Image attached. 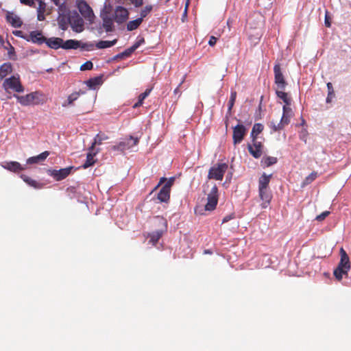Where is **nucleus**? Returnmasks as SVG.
Segmentation results:
<instances>
[{"label":"nucleus","mask_w":351,"mask_h":351,"mask_svg":"<svg viewBox=\"0 0 351 351\" xmlns=\"http://www.w3.org/2000/svg\"><path fill=\"white\" fill-rule=\"evenodd\" d=\"M123 56H121V53L117 54L116 56H115V59H123Z\"/></svg>","instance_id":"59"},{"label":"nucleus","mask_w":351,"mask_h":351,"mask_svg":"<svg viewBox=\"0 0 351 351\" xmlns=\"http://www.w3.org/2000/svg\"><path fill=\"white\" fill-rule=\"evenodd\" d=\"M324 24L327 27H330L331 26L330 17L328 15V12L326 11L324 19Z\"/></svg>","instance_id":"51"},{"label":"nucleus","mask_w":351,"mask_h":351,"mask_svg":"<svg viewBox=\"0 0 351 351\" xmlns=\"http://www.w3.org/2000/svg\"><path fill=\"white\" fill-rule=\"evenodd\" d=\"M237 98V92L232 90L230 94V100L228 102V111L230 112L234 105V102Z\"/></svg>","instance_id":"44"},{"label":"nucleus","mask_w":351,"mask_h":351,"mask_svg":"<svg viewBox=\"0 0 351 351\" xmlns=\"http://www.w3.org/2000/svg\"><path fill=\"white\" fill-rule=\"evenodd\" d=\"M49 155V152L48 151H45L38 156L29 158L27 160V163L29 165L38 163L40 161L45 160Z\"/></svg>","instance_id":"27"},{"label":"nucleus","mask_w":351,"mask_h":351,"mask_svg":"<svg viewBox=\"0 0 351 351\" xmlns=\"http://www.w3.org/2000/svg\"><path fill=\"white\" fill-rule=\"evenodd\" d=\"M157 198L160 202H168L170 199V191L161 188L157 195Z\"/></svg>","instance_id":"30"},{"label":"nucleus","mask_w":351,"mask_h":351,"mask_svg":"<svg viewBox=\"0 0 351 351\" xmlns=\"http://www.w3.org/2000/svg\"><path fill=\"white\" fill-rule=\"evenodd\" d=\"M21 178L25 182L35 189H41L43 187V184L41 183H39L37 181L32 179L27 175L21 174Z\"/></svg>","instance_id":"29"},{"label":"nucleus","mask_w":351,"mask_h":351,"mask_svg":"<svg viewBox=\"0 0 351 351\" xmlns=\"http://www.w3.org/2000/svg\"><path fill=\"white\" fill-rule=\"evenodd\" d=\"M274 81L278 89L284 90L287 85L284 77L280 64H276L274 66Z\"/></svg>","instance_id":"11"},{"label":"nucleus","mask_w":351,"mask_h":351,"mask_svg":"<svg viewBox=\"0 0 351 351\" xmlns=\"http://www.w3.org/2000/svg\"><path fill=\"white\" fill-rule=\"evenodd\" d=\"M349 270L344 269L343 268H340L337 267V268L334 270L333 274L337 280L340 281L343 275H347Z\"/></svg>","instance_id":"40"},{"label":"nucleus","mask_w":351,"mask_h":351,"mask_svg":"<svg viewBox=\"0 0 351 351\" xmlns=\"http://www.w3.org/2000/svg\"><path fill=\"white\" fill-rule=\"evenodd\" d=\"M153 8L151 4L146 5L141 10L139 18H142L143 21V19L146 18L152 12Z\"/></svg>","instance_id":"37"},{"label":"nucleus","mask_w":351,"mask_h":351,"mask_svg":"<svg viewBox=\"0 0 351 351\" xmlns=\"http://www.w3.org/2000/svg\"><path fill=\"white\" fill-rule=\"evenodd\" d=\"M86 83L90 88L95 89L98 86L101 84L102 78L101 76L90 78Z\"/></svg>","instance_id":"31"},{"label":"nucleus","mask_w":351,"mask_h":351,"mask_svg":"<svg viewBox=\"0 0 351 351\" xmlns=\"http://www.w3.org/2000/svg\"><path fill=\"white\" fill-rule=\"evenodd\" d=\"M228 169V165L226 163H219L210 167L208 178L210 180H222L224 173Z\"/></svg>","instance_id":"4"},{"label":"nucleus","mask_w":351,"mask_h":351,"mask_svg":"<svg viewBox=\"0 0 351 351\" xmlns=\"http://www.w3.org/2000/svg\"><path fill=\"white\" fill-rule=\"evenodd\" d=\"M276 93L278 97L280 98L285 103V105H290V99L288 97L287 93L282 91V90L277 89Z\"/></svg>","instance_id":"39"},{"label":"nucleus","mask_w":351,"mask_h":351,"mask_svg":"<svg viewBox=\"0 0 351 351\" xmlns=\"http://www.w3.org/2000/svg\"><path fill=\"white\" fill-rule=\"evenodd\" d=\"M99 149H92L91 147L88 149V152L87 153L86 160L85 162L82 165L83 169H87L89 167L94 165L96 162V160L94 159V157L99 152Z\"/></svg>","instance_id":"17"},{"label":"nucleus","mask_w":351,"mask_h":351,"mask_svg":"<svg viewBox=\"0 0 351 351\" xmlns=\"http://www.w3.org/2000/svg\"><path fill=\"white\" fill-rule=\"evenodd\" d=\"M77 9L83 18L90 24H93L95 21V16L92 8L85 1H80L77 3Z\"/></svg>","instance_id":"5"},{"label":"nucleus","mask_w":351,"mask_h":351,"mask_svg":"<svg viewBox=\"0 0 351 351\" xmlns=\"http://www.w3.org/2000/svg\"><path fill=\"white\" fill-rule=\"evenodd\" d=\"M80 96L78 93H73L71 94L67 99V101L62 104L63 107H66L73 104V103L76 101Z\"/></svg>","instance_id":"41"},{"label":"nucleus","mask_w":351,"mask_h":351,"mask_svg":"<svg viewBox=\"0 0 351 351\" xmlns=\"http://www.w3.org/2000/svg\"><path fill=\"white\" fill-rule=\"evenodd\" d=\"M129 17V12L127 8L119 5L114 10V19L119 24L125 22Z\"/></svg>","instance_id":"13"},{"label":"nucleus","mask_w":351,"mask_h":351,"mask_svg":"<svg viewBox=\"0 0 351 351\" xmlns=\"http://www.w3.org/2000/svg\"><path fill=\"white\" fill-rule=\"evenodd\" d=\"M143 42H144V39H142V40L135 43L131 47L134 49V51H135L141 45V44Z\"/></svg>","instance_id":"55"},{"label":"nucleus","mask_w":351,"mask_h":351,"mask_svg":"<svg viewBox=\"0 0 351 351\" xmlns=\"http://www.w3.org/2000/svg\"><path fill=\"white\" fill-rule=\"evenodd\" d=\"M189 0L187 1L186 3V5H185V10H184V13L186 14V12H187V9H188V6H189Z\"/></svg>","instance_id":"60"},{"label":"nucleus","mask_w":351,"mask_h":351,"mask_svg":"<svg viewBox=\"0 0 351 351\" xmlns=\"http://www.w3.org/2000/svg\"><path fill=\"white\" fill-rule=\"evenodd\" d=\"M143 103V101L138 99V101L134 104L133 108H136L138 107H140L141 106H142Z\"/></svg>","instance_id":"57"},{"label":"nucleus","mask_w":351,"mask_h":351,"mask_svg":"<svg viewBox=\"0 0 351 351\" xmlns=\"http://www.w3.org/2000/svg\"><path fill=\"white\" fill-rule=\"evenodd\" d=\"M317 178V172L313 171L311 173H310L307 177L305 178L304 180L302 182V186H304L306 185H308L311 184L312 182H313L316 178Z\"/></svg>","instance_id":"42"},{"label":"nucleus","mask_w":351,"mask_h":351,"mask_svg":"<svg viewBox=\"0 0 351 351\" xmlns=\"http://www.w3.org/2000/svg\"><path fill=\"white\" fill-rule=\"evenodd\" d=\"M27 42H32L35 44L42 45L43 43H45L47 41V38L43 35V32L41 31H32L27 34Z\"/></svg>","instance_id":"16"},{"label":"nucleus","mask_w":351,"mask_h":351,"mask_svg":"<svg viewBox=\"0 0 351 351\" xmlns=\"http://www.w3.org/2000/svg\"><path fill=\"white\" fill-rule=\"evenodd\" d=\"M282 116L279 123H276L271 121L269 124V128L273 132H279L284 129V128L289 125L291 121V117L293 116V111L291 107L284 105L282 107Z\"/></svg>","instance_id":"2"},{"label":"nucleus","mask_w":351,"mask_h":351,"mask_svg":"<svg viewBox=\"0 0 351 351\" xmlns=\"http://www.w3.org/2000/svg\"><path fill=\"white\" fill-rule=\"evenodd\" d=\"M169 0H167V1H169Z\"/></svg>","instance_id":"64"},{"label":"nucleus","mask_w":351,"mask_h":351,"mask_svg":"<svg viewBox=\"0 0 351 351\" xmlns=\"http://www.w3.org/2000/svg\"><path fill=\"white\" fill-rule=\"evenodd\" d=\"M6 21L8 23H10L12 27L16 28L21 27L23 24L19 16L10 12L6 14Z\"/></svg>","instance_id":"21"},{"label":"nucleus","mask_w":351,"mask_h":351,"mask_svg":"<svg viewBox=\"0 0 351 351\" xmlns=\"http://www.w3.org/2000/svg\"><path fill=\"white\" fill-rule=\"evenodd\" d=\"M278 162V158L274 156H266L264 157L261 161V162L264 165L265 167H270Z\"/></svg>","instance_id":"38"},{"label":"nucleus","mask_w":351,"mask_h":351,"mask_svg":"<svg viewBox=\"0 0 351 351\" xmlns=\"http://www.w3.org/2000/svg\"><path fill=\"white\" fill-rule=\"evenodd\" d=\"M73 169V166L60 169L58 170L49 169H47V173L49 176L53 177L55 180L60 181L65 179L67 176H69L71 174Z\"/></svg>","instance_id":"7"},{"label":"nucleus","mask_w":351,"mask_h":351,"mask_svg":"<svg viewBox=\"0 0 351 351\" xmlns=\"http://www.w3.org/2000/svg\"><path fill=\"white\" fill-rule=\"evenodd\" d=\"M263 128L264 127L261 123H255L251 132V138H257L258 135L263 132Z\"/></svg>","instance_id":"35"},{"label":"nucleus","mask_w":351,"mask_h":351,"mask_svg":"<svg viewBox=\"0 0 351 351\" xmlns=\"http://www.w3.org/2000/svg\"><path fill=\"white\" fill-rule=\"evenodd\" d=\"M3 43V40L1 38V36H0V45H2Z\"/></svg>","instance_id":"63"},{"label":"nucleus","mask_w":351,"mask_h":351,"mask_svg":"<svg viewBox=\"0 0 351 351\" xmlns=\"http://www.w3.org/2000/svg\"><path fill=\"white\" fill-rule=\"evenodd\" d=\"M14 96L16 98L17 101L24 106L43 104L45 102L43 94L38 91L32 92L23 96L17 95H14Z\"/></svg>","instance_id":"1"},{"label":"nucleus","mask_w":351,"mask_h":351,"mask_svg":"<svg viewBox=\"0 0 351 351\" xmlns=\"http://www.w3.org/2000/svg\"><path fill=\"white\" fill-rule=\"evenodd\" d=\"M152 90V88L146 89L145 92L138 96V99L143 101L144 99L150 94Z\"/></svg>","instance_id":"49"},{"label":"nucleus","mask_w":351,"mask_h":351,"mask_svg":"<svg viewBox=\"0 0 351 351\" xmlns=\"http://www.w3.org/2000/svg\"><path fill=\"white\" fill-rule=\"evenodd\" d=\"M232 219V217L231 216H226L223 220H222V223H226L228 222L229 220H230Z\"/></svg>","instance_id":"58"},{"label":"nucleus","mask_w":351,"mask_h":351,"mask_svg":"<svg viewBox=\"0 0 351 351\" xmlns=\"http://www.w3.org/2000/svg\"><path fill=\"white\" fill-rule=\"evenodd\" d=\"M56 5H59L60 0H51Z\"/></svg>","instance_id":"61"},{"label":"nucleus","mask_w":351,"mask_h":351,"mask_svg":"<svg viewBox=\"0 0 351 351\" xmlns=\"http://www.w3.org/2000/svg\"><path fill=\"white\" fill-rule=\"evenodd\" d=\"M71 12L66 7L62 4L59 6V16L58 18V23L59 27L62 30H66L70 24Z\"/></svg>","instance_id":"6"},{"label":"nucleus","mask_w":351,"mask_h":351,"mask_svg":"<svg viewBox=\"0 0 351 351\" xmlns=\"http://www.w3.org/2000/svg\"><path fill=\"white\" fill-rule=\"evenodd\" d=\"M117 42V39H114L112 41L109 40H100L96 44V47L97 49H105L114 46Z\"/></svg>","instance_id":"33"},{"label":"nucleus","mask_w":351,"mask_h":351,"mask_svg":"<svg viewBox=\"0 0 351 351\" xmlns=\"http://www.w3.org/2000/svg\"><path fill=\"white\" fill-rule=\"evenodd\" d=\"M272 174L267 175L263 173L258 179V189H269V184L270 182Z\"/></svg>","instance_id":"24"},{"label":"nucleus","mask_w":351,"mask_h":351,"mask_svg":"<svg viewBox=\"0 0 351 351\" xmlns=\"http://www.w3.org/2000/svg\"><path fill=\"white\" fill-rule=\"evenodd\" d=\"M218 203V189L215 184L208 194L207 203L205 205V210L212 211L215 209Z\"/></svg>","instance_id":"8"},{"label":"nucleus","mask_w":351,"mask_h":351,"mask_svg":"<svg viewBox=\"0 0 351 351\" xmlns=\"http://www.w3.org/2000/svg\"><path fill=\"white\" fill-rule=\"evenodd\" d=\"M101 18L103 21V27L106 32H110L113 31V20L108 15L107 12H103L101 13Z\"/></svg>","instance_id":"18"},{"label":"nucleus","mask_w":351,"mask_h":351,"mask_svg":"<svg viewBox=\"0 0 351 351\" xmlns=\"http://www.w3.org/2000/svg\"><path fill=\"white\" fill-rule=\"evenodd\" d=\"M80 47V43L75 40H67L65 42L63 41L62 48L64 49H76Z\"/></svg>","instance_id":"28"},{"label":"nucleus","mask_w":351,"mask_h":351,"mask_svg":"<svg viewBox=\"0 0 351 351\" xmlns=\"http://www.w3.org/2000/svg\"><path fill=\"white\" fill-rule=\"evenodd\" d=\"M70 25L75 32L80 33L84 30V20L76 11L71 13Z\"/></svg>","instance_id":"10"},{"label":"nucleus","mask_w":351,"mask_h":351,"mask_svg":"<svg viewBox=\"0 0 351 351\" xmlns=\"http://www.w3.org/2000/svg\"><path fill=\"white\" fill-rule=\"evenodd\" d=\"M12 72V65L10 62H5L0 66V80H3Z\"/></svg>","instance_id":"26"},{"label":"nucleus","mask_w":351,"mask_h":351,"mask_svg":"<svg viewBox=\"0 0 351 351\" xmlns=\"http://www.w3.org/2000/svg\"><path fill=\"white\" fill-rule=\"evenodd\" d=\"M204 254H211L213 252L210 250H205L204 252Z\"/></svg>","instance_id":"62"},{"label":"nucleus","mask_w":351,"mask_h":351,"mask_svg":"<svg viewBox=\"0 0 351 351\" xmlns=\"http://www.w3.org/2000/svg\"><path fill=\"white\" fill-rule=\"evenodd\" d=\"M134 52V49L130 47V48L121 53V56H123V58H128L130 57Z\"/></svg>","instance_id":"48"},{"label":"nucleus","mask_w":351,"mask_h":351,"mask_svg":"<svg viewBox=\"0 0 351 351\" xmlns=\"http://www.w3.org/2000/svg\"><path fill=\"white\" fill-rule=\"evenodd\" d=\"M327 88H328V96L326 97V102L330 103L332 99L335 97V91L332 86V83H327Z\"/></svg>","instance_id":"43"},{"label":"nucleus","mask_w":351,"mask_h":351,"mask_svg":"<svg viewBox=\"0 0 351 351\" xmlns=\"http://www.w3.org/2000/svg\"><path fill=\"white\" fill-rule=\"evenodd\" d=\"M143 42H144V39H142V40L135 43L131 47L134 49V51H135L141 45V44Z\"/></svg>","instance_id":"54"},{"label":"nucleus","mask_w":351,"mask_h":351,"mask_svg":"<svg viewBox=\"0 0 351 351\" xmlns=\"http://www.w3.org/2000/svg\"><path fill=\"white\" fill-rule=\"evenodd\" d=\"M232 140L234 145L239 144L247 133L246 128L242 124H237L232 128Z\"/></svg>","instance_id":"12"},{"label":"nucleus","mask_w":351,"mask_h":351,"mask_svg":"<svg viewBox=\"0 0 351 351\" xmlns=\"http://www.w3.org/2000/svg\"><path fill=\"white\" fill-rule=\"evenodd\" d=\"M142 22V18H138L135 20L130 21L127 24V29L128 31L135 30L141 25Z\"/></svg>","instance_id":"34"},{"label":"nucleus","mask_w":351,"mask_h":351,"mask_svg":"<svg viewBox=\"0 0 351 351\" xmlns=\"http://www.w3.org/2000/svg\"><path fill=\"white\" fill-rule=\"evenodd\" d=\"M252 145H248L247 149L250 154L255 158H259L263 154V145L257 138H252Z\"/></svg>","instance_id":"14"},{"label":"nucleus","mask_w":351,"mask_h":351,"mask_svg":"<svg viewBox=\"0 0 351 351\" xmlns=\"http://www.w3.org/2000/svg\"><path fill=\"white\" fill-rule=\"evenodd\" d=\"M36 1L38 3V7L37 8V19L39 21H43L45 19L47 4L43 0Z\"/></svg>","instance_id":"25"},{"label":"nucleus","mask_w":351,"mask_h":351,"mask_svg":"<svg viewBox=\"0 0 351 351\" xmlns=\"http://www.w3.org/2000/svg\"><path fill=\"white\" fill-rule=\"evenodd\" d=\"M45 43L49 48L58 49L59 48H62L63 40L60 38L51 37L47 38Z\"/></svg>","instance_id":"22"},{"label":"nucleus","mask_w":351,"mask_h":351,"mask_svg":"<svg viewBox=\"0 0 351 351\" xmlns=\"http://www.w3.org/2000/svg\"><path fill=\"white\" fill-rule=\"evenodd\" d=\"M217 38L213 36L210 37V39L208 40V44L210 46H214L217 43Z\"/></svg>","instance_id":"53"},{"label":"nucleus","mask_w":351,"mask_h":351,"mask_svg":"<svg viewBox=\"0 0 351 351\" xmlns=\"http://www.w3.org/2000/svg\"><path fill=\"white\" fill-rule=\"evenodd\" d=\"M93 67V64L90 61H86L80 66L81 71L91 70Z\"/></svg>","instance_id":"45"},{"label":"nucleus","mask_w":351,"mask_h":351,"mask_svg":"<svg viewBox=\"0 0 351 351\" xmlns=\"http://www.w3.org/2000/svg\"><path fill=\"white\" fill-rule=\"evenodd\" d=\"M185 77H186V75H184L182 77V81L180 82V83L179 84L178 86L174 90V93L175 94H177L178 92V89H179V87L182 84V83L184 82L185 80Z\"/></svg>","instance_id":"56"},{"label":"nucleus","mask_w":351,"mask_h":351,"mask_svg":"<svg viewBox=\"0 0 351 351\" xmlns=\"http://www.w3.org/2000/svg\"><path fill=\"white\" fill-rule=\"evenodd\" d=\"M258 195L262 201L261 206L262 208H267L271 203L273 195L269 189H258Z\"/></svg>","instance_id":"15"},{"label":"nucleus","mask_w":351,"mask_h":351,"mask_svg":"<svg viewBox=\"0 0 351 351\" xmlns=\"http://www.w3.org/2000/svg\"><path fill=\"white\" fill-rule=\"evenodd\" d=\"M329 215H330L329 211H324V212L322 213L320 215H317L315 217V219L318 221H322L324 220Z\"/></svg>","instance_id":"47"},{"label":"nucleus","mask_w":351,"mask_h":351,"mask_svg":"<svg viewBox=\"0 0 351 351\" xmlns=\"http://www.w3.org/2000/svg\"><path fill=\"white\" fill-rule=\"evenodd\" d=\"M21 3L29 7H35L34 0H20Z\"/></svg>","instance_id":"52"},{"label":"nucleus","mask_w":351,"mask_h":351,"mask_svg":"<svg viewBox=\"0 0 351 351\" xmlns=\"http://www.w3.org/2000/svg\"><path fill=\"white\" fill-rule=\"evenodd\" d=\"M174 180H175V178L173 177L170 178L168 180L165 177L161 178L160 179V181L158 183V184L152 190V193H153L154 191H156L160 185H162L164 183H165V184L162 188L167 189L169 191H171V187L172 186V185L174 182Z\"/></svg>","instance_id":"23"},{"label":"nucleus","mask_w":351,"mask_h":351,"mask_svg":"<svg viewBox=\"0 0 351 351\" xmlns=\"http://www.w3.org/2000/svg\"><path fill=\"white\" fill-rule=\"evenodd\" d=\"M138 138L130 136L129 138H125L123 141H121L119 144L112 146V149L119 150L123 152L127 149L132 148L134 146L138 143Z\"/></svg>","instance_id":"9"},{"label":"nucleus","mask_w":351,"mask_h":351,"mask_svg":"<svg viewBox=\"0 0 351 351\" xmlns=\"http://www.w3.org/2000/svg\"><path fill=\"white\" fill-rule=\"evenodd\" d=\"M1 166L4 169L14 173H18L25 169L19 162L16 161L5 162L4 164L1 165Z\"/></svg>","instance_id":"19"},{"label":"nucleus","mask_w":351,"mask_h":351,"mask_svg":"<svg viewBox=\"0 0 351 351\" xmlns=\"http://www.w3.org/2000/svg\"><path fill=\"white\" fill-rule=\"evenodd\" d=\"M162 235V230H156L155 232H152L149 234V237H150L149 242H151L154 245H155L158 243V241H159V239H160Z\"/></svg>","instance_id":"36"},{"label":"nucleus","mask_w":351,"mask_h":351,"mask_svg":"<svg viewBox=\"0 0 351 351\" xmlns=\"http://www.w3.org/2000/svg\"><path fill=\"white\" fill-rule=\"evenodd\" d=\"M2 86L8 93L10 92V90L16 93H23L24 91V87L21 82L19 75L5 78L3 82Z\"/></svg>","instance_id":"3"},{"label":"nucleus","mask_w":351,"mask_h":351,"mask_svg":"<svg viewBox=\"0 0 351 351\" xmlns=\"http://www.w3.org/2000/svg\"><path fill=\"white\" fill-rule=\"evenodd\" d=\"M108 139V136L104 133H99L94 138V142L92 143L91 149H94L96 145H101L104 141Z\"/></svg>","instance_id":"32"},{"label":"nucleus","mask_w":351,"mask_h":351,"mask_svg":"<svg viewBox=\"0 0 351 351\" xmlns=\"http://www.w3.org/2000/svg\"><path fill=\"white\" fill-rule=\"evenodd\" d=\"M340 255L341 259L338 264V267L343 268L346 270H350V258L346 252V251L341 247L340 250Z\"/></svg>","instance_id":"20"},{"label":"nucleus","mask_w":351,"mask_h":351,"mask_svg":"<svg viewBox=\"0 0 351 351\" xmlns=\"http://www.w3.org/2000/svg\"><path fill=\"white\" fill-rule=\"evenodd\" d=\"M13 34L17 37H20L27 41V34L21 30H16L13 32Z\"/></svg>","instance_id":"46"},{"label":"nucleus","mask_w":351,"mask_h":351,"mask_svg":"<svg viewBox=\"0 0 351 351\" xmlns=\"http://www.w3.org/2000/svg\"><path fill=\"white\" fill-rule=\"evenodd\" d=\"M135 8H140L143 4V0H128Z\"/></svg>","instance_id":"50"}]
</instances>
